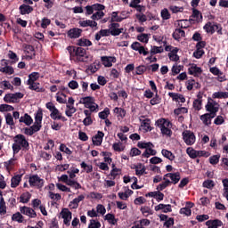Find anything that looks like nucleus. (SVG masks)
Listing matches in <instances>:
<instances>
[{
    "label": "nucleus",
    "mask_w": 228,
    "mask_h": 228,
    "mask_svg": "<svg viewBox=\"0 0 228 228\" xmlns=\"http://www.w3.org/2000/svg\"><path fill=\"white\" fill-rule=\"evenodd\" d=\"M45 106L51 112L50 117L53 120H62V122L67 121V118L63 117L61 112H60L56 106H54L53 102H49L45 104Z\"/></svg>",
    "instance_id": "nucleus-4"
},
{
    "label": "nucleus",
    "mask_w": 228,
    "mask_h": 228,
    "mask_svg": "<svg viewBox=\"0 0 228 228\" xmlns=\"http://www.w3.org/2000/svg\"><path fill=\"white\" fill-rule=\"evenodd\" d=\"M104 138V133L98 131L97 134L93 136V143L94 145H96V147H99L102 144V139Z\"/></svg>",
    "instance_id": "nucleus-22"
},
{
    "label": "nucleus",
    "mask_w": 228,
    "mask_h": 228,
    "mask_svg": "<svg viewBox=\"0 0 228 228\" xmlns=\"http://www.w3.org/2000/svg\"><path fill=\"white\" fill-rule=\"evenodd\" d=\"M61 216L63 218V224L65 225H70V221L72 220V212L69 208H62L61 211Z\"/></svg>",
    "instance_id": "nucleus-12"
},
{
    "label": "nucleus",
    "mask_w": 228,
    "mask_h": 228,
    "mask_svg": "<svg viewBox=\"0 0 228 228\" xmlns=\"http://www.w3.org/2000/svg\"><path fill=\"white\" fill-rule=\"evenodd\" d=\"M83 200H85V195L81 194L69 202V208L71 209H77L79 208V202H83Z\"/></svg>",
    "instance_id": "nucleus-21"
},
{
    "label": "nucleus",
    "mask_w": 228,
    "mask_h": 228,
    "mask_svg": "<svg viewBox=\"0 0 228 228\" xmlns=\"http://www.w3.org/2000/svg\"><path fill=\"white\" fill-rule=\"evenodd\" d=\"M105 220H107L109 224H111L112 225H115V224H117V219L115 218V216L113 214H107L105 216Z\"/></svg>",
    "instance_id": "nucleus-50"
},
{
    "label": "nucleus",
    "mask_w": 228,
    "mask_h": 228,
    "mask_svg": "<svg viewBox=\"0 0 228 228\" xmlns=\"http://www.w3.org/2000/svg\"><path fill=\"white\" fill-rule=\"evenodd\" d=\"M141 123V129L144 131V133H149V131H152V127L151 126V119L145 118V117L141 116L139 118Z\"/></svg>",
    "instance_id": "nucleus-13"
},
{
    "label": "nucleus",
    "mask_w": 228,
    "mask_h": 228,
    "mask_svg": "<svg viewBox=\"0 0 228 228\" xmlns=\"http://www.w3.org/2000/svg\"><path fill=\"white\" fill-rule=\"evenodd\" d=\"M102 17H104V12H96L91 16V19L95 22V20H101Z\"/></svg>",
    "instance_id": "nucleus-48"
},
{
    "label": "nucleus",
    "mask_w": 228,
    "mask_h": 228,
    "mask_svg": "<svg viewBox=\"0 0 228 228\" xmlns=\"http://www.w3.org/2000/svg\"><path fill=\"white\" fill-rule=\"evenodd\" d=\"M0 215H6V203L3 198L0 200Z\"/></svg>",
    "instance_id": "nucleus-57"
},
{
    "label": "nucleus",
    "mask_w": 228,
    "mask_h": 228,
    "mask_svg": "<svg viewBox=\"0 0 228 228\" xmlns=\"http://www.w3.org/2000/svg\"><path fill=\"white\" fill-rule=\"evenodd\" d=\"M76 111H77V109H76L74 105H66V110H65L66 117H69V118L72 117V115H74Z\"/></svg>",
    "instance_id": "nucleus-36"
},
{
    "label": "nucleus",
    "mask_w": 228,
    "mask_h": 228,
    "mask_svg": "<svg viewBox=\"0 0 228 228\" xmlns=\"http://www.w3.org/2000/svg\"><path fill=\"white\" fill-rule=\"evenodd\" d=\"M141 212L143 215V216H149L150 215H152V209L149 207H142Z\"/></svg>",
    "instance_id": "nucleus-55"
},
{
    "label": "nucleus",
    "mask_w": 228,
    "mask_h": 228,
    "mask_svg": "<svg viewBox=\"0 0 228 228\" xmlns=\"http://www.w3.org/2000/svg\"><path fill=\"white\" fill-rule=\"evenodd\" d=\"M169 97H172L173 101L176 102H186V98L183 94L176 93H168Z\"/></svg>",
    "instance_id": "nucleus-30"
},
{
    "label": "nucleus",
    "mask_w": 228,
    "mask_h": 228,
    "mask_svg": "<svg viewBox=\"0 0 228 228\" xmlns=\"http://www.w3.org/2000/svg\"><path fill=\"white\" fill-rule=\"evenodd\" d=\"M88 228H101V223L97 220L92 219V220H90Z\"/></svg>",
    "instance_id": "nucleus-64"
},
{
    "label": "nucleus",
    "mask_w": 228,
    "mask_h": 228,
    "mask_svg": "<svg viewBox=\"0 0 228 228\" xmlns=\"http://www.w3.org/2000/svg\"><path fill=\"white\" fill-rule=\"evenodd\" d=\"M160 17H161L162 20H168V19H170V17H172V15L170 14V12H168V9L164 8L160 12Z\"/></svg>",
    "instance_id": "nucleus-41"
},
{
    "label": "nucleus",
    "mask_w": 228,
    "mask_h": 228,
    "mask_svg": "<svg viewBox=\"0 0 228 228\" xmlns=\"http://www.w3.org/2000/svg\"><path fill=\"white\" fill-rule=\"evenodd\" d=\"M20 213L22 215H26V216H29V218H37V212H35V209L28 208V207H22L20 209Z\"/></svg>",
    "instance_id": "nucleus-20"
},
{
    "label": "nucleus",
    "mask_w": 228,
    "mask_h": 228,
    "mask_svg": "<svg viewBox=\"0 0 228 228\" xmlns=\"http://www.w3.org/2000/svg\"><path fill=\"white\" fill-rule=\"evenodd\" d=\"M188 72L190 76H194L195 77H199V76L202 74V68L197 66V64H190L188 68Z\"/></svg>",
    "instance_id": "nucleus-15"
},
{
    "label": "nucleus",
    "mask_w": 228,
    "mask_h": 228,
    "mask_svg": "<svg viewBox=\"0 0 228 228\" xmlns=\"http://www.w3.org/2000/svg\"><path fill=\"white\" fill-rule=\"evenodd\" d=\"M122 19L120 16H118V12H113L111 15V20L112 22H122Z\"/></svg>",
    "instance_id": "nucleus-61"
},
{
    "label": "nucleus",
    "mask_w": 228,
    "mask_h": 228,
    "mask_svg": "<svg viewBox=\"0 0 228 228\" xmlns=\"http://www.w3.org/2000/svg\"><path fill=\"white\" fill-rule=\"evenodd\" d=\"M22 97H24L22 93L7 94L4 97V102H19Z\"/></svg>",
    "instance_id": "nucleus-11"
},
{
    "label": "nucleus",
    "mask_w": 228,
    "mask_h": 228,
    "mask_svg": "<svg viewBox=\"0 0 228 228\" xmlns=\"http://www.w3.org/2000/svg\"><path fill=\"white\" fill-rule=\"evenodd\" d=\"M15 163H17V159L13 157L11 159L4 162V167H5V170H7V172H10L11 170H13Z\"/></svg>",
    "instance_id": "nucleus-27"
},
{
    "label": "nucleus",
    "mask_w": 228,
    "mask_h": 228,
    "mask_svg": "<svg viewBox=\"0 0 228 228\" xmlns=\"http://www.w3.org/2000/svg\"><path fill=\"white\" fill-rule=\"evenodd\" d=\"M217 28L216 24L215 23H211V22H208L205 26H204V29L205 31H207V33H210L211 35H213V33H215V28Z\"/></svg>",
    "instance_id": "nucleus-37"
},
{
    "label": "nucleus",
    "mask_w": 228,
    "mask_h": 228,
    "mask_svg": "<svg viewBox=\"0 0 228 228\" xmlns=\"http://www.w3.org/2000/svg\"><path fill=\"white\" fill-rule=\"evenodd\" d=\"M45 183V181L38 175H32L28 178L29 186H31V188H37V190H40V188H44Z\"/></svg>",
    "instance_id": "nucleus-7"
},
{
    "label": "nucleus",
    "mask_w": 228,
    "mask_h": 228,
    "mask_svg": "<svg viewBox=\"0 0 228 228\" xmlns=\"http://www.w3.org/2000/svg\"><path fill=\"white\" fill-rule=\"evenodd\" d=\"M169 10L170 12H172V13H181L184 10V8L179 7L177 5H170Z\"/></svg>",
    "instance_id": "nucleus-52"
},
{
    "label": "nucleus",
    "mask_w": 228,
    "mask_h": 228,
    "mask_svg": "<svg viewBox=\"0 0 228 228\" xmlns=\"http://www.w3.org/2000/svg\"><path fill=\"white\" fill-rule=\"evenodd\" d=\"M157 126L164 136H172V123L170 121L160 118L157 121Z\"/></svg>",
    "instance_id": "nucleus-3"
},
{
    "label": "nucleus",
    "mask_w": 228,
    "mask_h": 228,
    "mask_svg": "<svg viewBox=\"0 0 228 228\" xmlns=\"http://www.w3.org/2000/svg\"><path fill=\"white\" fill-rule=\"evenodd\" d=\"M12 220H13L14 222H18V224H22V222H24V217L22 216L21 213L17 212L12 215Z\"/></svg>",
    "instance_id": "nucleus-42"
},
{
    "label": "nucleus",
    "mask_w": 228,
    "mask_h": 228,
    "mask_svg": "<svg viewBox=\"0 0 228 228\" xmlns=\"http://www.w3.org/2000/svg\"><path fill=\"white\" fill-rule=\"evenodd\" d=\"M79 104H84L85 108H88L90 111H95L99 106L95 104V100L92 96L80 98Z\"/></svg>",
    "instance_id": "nucleus-6"
},
{
    "label": "nucleus",
    "mask_w": 228,
    "mask_h": 228,
    "mask_svg": "<svg viewBox=\"0 0 228 228\" xmlns=\"http://www.w3.org/2000/svg\"><path fill=\"white\" fill-rule=\"evenodd\" d=\"M101 60L105 67H113V63H117V58L113 56H102Z\"/></svg>",
    "instance_id": "nucleus-19"
},
{
    "label": "nucleus",
    "mask_w": 228,
    "mask_h": 228,
    "mask_svg": "<svg viewBox=\"0 0 228 228\" xmlns=\"http://www.w3.org/2000/svg\"><path fill=\"white\" fill-rule=\"evenodd\" d=\"M22 181V175H16L11 179V188H17Z\"/></svg>",
    "instance_id": "nucleus-31"
},
{
    "label": "nucleus",
    "mask_w": 228,
    "mask_h": 228,
    "mask_svg": "<svg viewBox=\"0 0 228 228\" xmlns=\"http://www.w3.org/2000/svg\"><path fill=\"white\" fill-rule=\"evenodd\" d=\"M213 97L215 99H227L228 93L227 92H216L213 94Z\"/></svg>",
    "instance_id": "nucleus-46"
},
{
    "label": "nucleus",
    "mask_w": 228,
    "mask_h": 228,
    "mask_svg": "<svg viewBox=\"0 0 228 228\" xmlns=\"http://www.w3.org/2000/svg\"><path fill=\"white\" fill-rule=\"evenodd\" d=\"M161 154L164 158H166L167 159H169V161H174V159H175V155H174V153H172V151H170L167 149H163L161 151Z\"/></svg>",
    "instance_id": "nucleus-34"
},
{
    "label": "nucleus",
    "mask_w": 228,
    "mask_h": 228,
    "mask_svg": "<svg viewBox=\"0 0 228 228\" xmlns=\"http://www.w3.org/2000/svg\"><path fill=\"white\" fill-rule=\"evenodd\" d=\"M69 164H61L55 167V172H65V170H69Z\"/></svg>",
    "instance_id": "nucleus-51"
},
{
    "label": "nucleus",
    "mask_w": 228,
    "mask_h": 228,
    "mask_svg": "<svg viewBox=\"0 0 228 228\" xmlns=\"http://www.w3.org/2000/svg\"><path fill=\"white\" fill-rule=\"evenodd\" d=\"M77 45H79L80 47H90V45H92V41L82 38L78 40Z\"/></svg>",
    "instance_id": "nucleus-44"
},
{
    "label": "nucleus",
    "mask_w": 228,
    "mask_h": 228,
    "mask_svg": "<svg viewBox=\"0 0 228 228\" xmlns=\"http://www.w3.org/2000/svg\"><path fill=\"white\" fill-rule=\"evenodd\" d=\"M112 149L116 151V152H122L124 149H126V146L122 144V142H115L112 145Z\"/></svg>",
    "instance_id": "nucleus-45"
},
{
    "label": "nucleus",
    "mask_w": 228,
    "mask_h": 228,
    "mask_svg": "<svg viewBox=\"0 0 228 228\" xmlns=\"http://www.w3.org/2000/svg\"><path fill=\"white\" fill-rule=\"evenodd\" d=\"M139 42H142L143 44H148L149 42V34H141L137 37Z\"/></svg>",
    "instance_id": "nucleus-58"
},
{
    "label": "nucleus",
    "mask_w": 228,
    "mask_h": 228,
    "mask_svg": "<svg viewBox=\"0 0 228 228\" xmlns=\"http://www.w3.org/2000/svg\"><path fill=\"white\" fill-rule=\"evenodd\" d=\"M75 55L77 56V60L78 61H86L88 56L86 55V50L81 47H77L74 49Z\"/></svg>",
    "instance_id": "nucleus-14"
},
{
    "label": "nucleus",
    "mask_w": 228,
    "mask_h": 228,
    "mask_svg": "<svg viewBox=\"0 0 228 228\" xmlns=\"http://www.w3.org/2000/svg\"><path fill=\"white\" fill-rule=\"evenodd\" d=\"M25 54L27 58H29L30 60L33 59L35 56V47H33V45H27L25 46Z\"/></svg>",
    "instance_id": "nucleus-33"
},
{
    "label": "nucleus",
    "mask_w": 228,
    "mask_h": 228,
    "mask_svg": "<svg viewBox=\"0 0 228 228\" xmlns=\"http://www.w3.org/2000/svg\"><path fill=\"white\" fill-rule=\"evenodd\" d=\"M155 211H162V213H172V205L159 204L155 207Z\"/></svg>",
    "instance_id": "nucleus-23"
},
{
    "label": "nucleus",
    "mask_w": 228,
    "mask_h": 228,
    "mask_svg": "<svg viewBox=\"0 0 228 228\" xmlns=\"http://www.w3.org/2000/svg\"><path fill=\"white\" fill-rule=\"evenodd\" d=\"M153 40L158 44H164V45H167V42L165 41V37L163 36L154 35Z\"/></svg>",
    "instance_id": "nucleus-53"
},
{
    "label": "nucleus",
    "mask_w": 228,
    "mask_h": 228,
    "mask_svg": "<svg viewBox=\"0 0 228 228\" xmlns=\"http://www.w3.org/2000/svg\"><path fill=\"white\" fill-rule=\"evenodd\" d=\"M81 33H83L81 28H71L68 31V37H69V38H79Z\"/></svg>",
    "instance_id": "nucleus-26"
},
{
    "label": "nucleus",
    "mask_w": 228,
    "mask_h": 228,
    "mask_svg": "<svg viewBox=\"0 0 228 228\" xmlns=\"http://www.w3.org/2000/svg\"><path fill=\"white\" fill-rule=\"evenodd\" d=\"M184 37H185V32L181 28H176L173 33V38H175V40H181V38Z\"/></svg>",
    "instance_id": "nucleus-35"
},
{
    "label": "nucleus",
    "mask_w": 228,
    "mask_h": 228,
    "mask_svg": "<svg viewBox=\"0 0 228 228\" xmlns=\"http://www.w3.org/2000/svg\"><path fill=\"white\" fill-rule=\"evenodd\" d=\"M186 154H188L189 158L191 159H195V158H202L209 156L206 151H196L195 149L189 147L186 149Z\"/></svg>",
    "instance_id": "nucleus-9"
},
{
    "label": "nucleus",
    "mask_w": 228,
    "mask_h": 228,
    "mask_svg": "<svg viewBox=\"0 0 228 228\" xmlns=\"http://www.w3.org/2000/svg\"><path fill=\"white\" fill-rule=\"evenodd\" d=\"M138 147L140 149H145L142 153V158H151V156H156L157 151L154 150V144L152 142H139Z\"/></svg>",
    "instance_id": "nucleus-5"
},
{
    "label": "nucleus",
    "mask_w": 228,
    "mask_h": 228,
    "mask_svg": "<svg viewBox=\"0 0 228 228\" xmlns=\"http://www.w3.org/2000/svg\"><path fill=\"white\" fill-rule=\"evenodd\" d=\"M0 72L7 74V76H12L15 72V69H13V67L8 65V62L4 61L0 66Z\"/></svg>",
    "instance_id": "nucleus-18"
},
{
    "label": "nucleus",
    "mask_w": 228,
    "mask_h": 228,
    "mask_svg": "<svg viewBox=\"0 0 228 228\" xmlns=\"http://www.w3.org/2000/svg\"><path fill=\"white\" fill-rule=\"evenodd\" d=\"M40 77V73L38 72H33L28 76V83H33L37 81Z\"/></svg>",
    "instance_id": "nucleus-49"
},
{
    "label": "nucleus",
    "mask_w": 228,
    "mask_h": 228,
    "mask_svg": "<svg viewBox=\"0 0 228 228\" xmlns=\"http://www.w3.org/2000/svg\"><path fill=\"white\" fill-rule=\"evenodd\" d=\"M220 105L216 103V102L210 100L206 105L207 111H209L210 115H215L218 111Z\"/></svg>",
    "instance_id": "nucleus-16"
},
{
    "label": "nucleus",
    "mask_w": 228,
    "mask_h": 228,
    "mask_svg": "<svg viewBox=\"0 0 228 228\" xmlns=\"http://www.w3.org/2000/svg\"><path fill=\"white\" fill-rule=\"evenodd\" d=\"M135 174L136 175H143V174L145 173V166L142 165V164H137L135 167Z\"/></svg>",
    "instance_id": "nucleus-43"
},
{
    "label": "nucleus",
    "mask_w": 228,
    "mask_h": 228,
    "mask_svg": "<svg viewBox=\"0 0 228 228\" xmlns=\"http://www.w3.org/2000/svg\"><path fill=\"white\" fill-rule=\"evenodd\" d=\"M28 85L30 90H35L36 92H42V87H40V84L37 82H28Z\"/></svg>",
    "instance_id": "nucleus-40"
},
{
    "label": "nucleus",
    "mask_w": 228,
    "mask_h": 228,
    "mask_svg": "<svg viewBox=\"0 0 228 228\" xmlns=\"http://www.w3.org/2000/svg\"><path fill=\"white\" fill-rule=\"evenodd\" d=\"M206 225L208 228H218L224 225V223L219 219L208 220L206 222Z\"/></svg>",
    "instance_id": "nucleus-24"
},
{
    "label": "nucleus",
    "mask_w": 228,
    "mask_h": 228,
    "mask_svg": "<svg viewBox=\"0 0 228 228\" xmlns=\"http://www.w3.org/2000/svg\"><path fill=\"white\" fill-rule=\"evenodd\" d=\"M78 24L81 28H97V22L91 20H79Z\"/></svg>",
    "instance_id": "nucleus-25"
},
{
    "label": "nucleus",
    "mask_w": 228,
    "mask_h": 228,
    "mask_svg": "<svg viewBox=\"0 0 228 228\" xmlns=\"http://www.w3.org/2000/svg\"><path fill=\"white\" fill-rule=\"evenodd\" d=\"M163 53V47L162 46H152L151 49V54H159Z\"/></svg>",
    "instance_id": "nucleus-60"
},
{
    "label": "nucleus",
    "mask_w": 228,
    "mask_h": 228,
    "mask_svg": "<svg viewBox=\"0 0 228 228\" xmlns=\"http://www.w3.org/2000/svg\"><path fill=\"white\" fill-rule=\"evenodd\" d=\"M163 181L164 182L157 187V190L159 191H163V190L170 186V184H177V183L181 181V173H167L164 175Z\"/></svg>",
    "instance_id": "nucleus-2"
},
{
    "label": "nucleus",
    "mask_w": 228,
    "mask_h": 228,
    "mask_svg": "<svg viewBox=\"0 0 228 228\" xmlns=\"http://www.w3.org/2000/svg\"><path fill=\"white\" fill-rule=\"evenodd\" d=\"M29 199H31V194H29V192L23 193L20 196V202L28 204V202H29Z\"/></svg>",
    "instance_id": "nucleus-54"
},
{
    "label": "nucleus",
    "mask_w": 228,
    "mask_h": 228,
    "mask_svg": "<svg viewBox=\"0 0 228 228\" xmlns=\"http://www.w3.org/2000/svg\"><path fill=\"white\" fill-rule=\"evenodd\" d=\"M114 113H116L119 118H124V117H126V110L122 108L116 107L114 109Z\"/></svg>",
    "instance_id": "nucleus-47"
},
{
    "label": "nucleus",
    "mask_w": 228,
    "mask_h": 228,
    "mask_svg": "<svg viewBox=\"0 0 228 228\" xmlns=\"http://www.w3.org/2000/svg\"><path fill=\"white\" fill-rule=\"evenodd\" d=\"M56 188L60 190L61 191H66L67 193H71L72 191L70 188L67 187V185H63L61 183H56Z\"/></svg>",
    "instance_id": "nucleus-56"
},
{
    "label": "nucleus",
    "mask_w": 228,
    "mask_h": 228,
    "mask_svg": "<svg viewBox=\"0 0 228 228\" xmlns=\"http://www.w3.org/2000/svg\"><path fill=\"white\" fill-rule=\"evenodd\" d=\"M20 12L21 15H29L33 12V7L23 4L20 6Z\"/></svg>",
    "instance_id": "nucleus-32"
},
{
    "label": "nucleus",
    "mask_w": 228,
    "mask_h": 228,
    "mask_svg": "<svg viewBox=\"0 0 228 228\" xmlns=\"http://www.w3.org/2000/svg\"><path fill=\"white\" fill-rule=\"evenodd\" d=\"M96 213L99 215H106V208L103 205H97L96 206Z\"/></svg>",
    "instance_id": "nucleus-63"
},
{
    "label": "nucleus",
    "mask_w": 228,
    "mask_h": 228,
    "mask_svg": "<svg viewBox=\"0 0 228 228\" xmlns=\"http://www.w3.org/2000/svg\"><path fill=\"white\" fill-rule=\"evenodd\" d=\"M0 88H2V90H13V86H12L10 81L4 80L0 82Z\"/></svg>",
    "instance_id": "nucleus-38"
},
{
    "label": "nucleus",
    "mask_w": 228,
    "mask_h": 228,
    "mask_svg": "<svg viewBox=\"0 0 228 228\" xmlns=\"http://www.w3.org/2000/svg\"><path fill=\"white\" fill-rule=\"evenodd\" d=\"M5 122L7 126H15V122L13 121V116H12V114L10 113L5 116Z\"/></svg>",
    "instance_id": "nucleus-59"
},
{
    "label": "nucleus",
    "mask_w": 228,
    "mask_h": 228,
    "mask_svg": "<svg viewBox=\"0 0 228 228\" xmlns=\"http://www.w3.org/2000/svg\"><path fill=\"white\" fill-rule=\"evenodd\" d=\"M19 122L26 126H31V124H33V118L28 113H25L20 118Z\"/></svg>",
    "instance_id": "nucleus-28"
},
{
    "label": "nucleus",
    "mask_w": 228,
    "mask_h": 228,
    "mask_svg": "<svg viewBox=\"0 0 228 228\" xmlns=\"http://www.w3.org/2000/svg\"><path fill=\"white\" fill-rule=\"evenodd\" d=\"M216 114H204L200 117V120L203 122L205 126H209L211 124V118H215Z\"/></svg>",
    "instance_id": "nucleus-29"
},
{
    "label": "nucleus",
    "mask_w": 228,
    "mask_h": 228,
    "mask_svg": "<svg viewBox=\"0 0 228 228\" xmlns=\"http://www.w3.org/2000/svg\"><path fill=\"white\" fill-rule=\"evenodd\" d=\"M12 152L13 156L19 154L20 151H29V142L23 134H17L13 137Z\"/></svg>",
    "instance_id": "nucleus-1"
},
{
    "label": "nucleus",
    "mask_w": 228,
    "mask_h": 228,
    "mask_svg": "<svg viewBox=\"0 0 228 228\" xmlns=\"http://www.w3.org/2000/svg\"><path fill=\"white\" fill-rule=\"evenodd\" d=\"M59 181H61V183H65L67 186H70L71 188H74V190H81L82 186L81 183H78L76 180L69 179V175H62L60 177H58Z\"/></svg>",
    "instance_id": "nucleus-8"
},
{
    "label": "nucleus",
    "mask_w": 228,
    "mask_h": 228,
    "mask_svg": "<svg viewBox=\"0 0 228 228\" xmlns=\"http://www.w3.org/2000/svg\"><path fill=\"white\" fill-rule=\"evenodd\" d=\"M183 140L186 145H193L195 143L197 137H195V134L190 130H184L182 134Z\"/></svg>",
    "instance_id": "nucleus-10"
},
{
    "label": "nucleus",
    "mask_w": 228,
    "mask_h": 228,
    "mask_svg": "<svg viewBox=\"0 0 228 228\" xmlns=\"http://www.w3.org/2000/svg\"><path fill=\"white\" fill-rule=\"evenodd\" d=\"M109 28L110 29V35L112 37H118V35L124 31V28H120V24L118 23H111Z\"/></svg>",
    "instance_id": "nucleus-17"
},
{
    "label": "nucleus",
    "mask_w": 228,
    "mask_h": 228,
    "mask_svg": "<svg viewBox=\"0 0 228 228\" xmlns=\"http://www.w3.org/2000/svg\"><path fill=\"white\" fill-rule=\"evenodd\" d=\"M81 168H83L82 172H86V174H90L94 172V167L92 165H88L86 162H82L80 164Z\"/></svg>",
    "instance_id": "nucleus-39"
},
{
    "label": "nucleus",
    "mask_w": 228,
    "mask_h": 228,
    "mask_svg": "<svg viewBox=\"0 0 228 228\" xmlns=\"http://www.w3.org/2000/svg\"><path fill=\"white\" fill-rule=\"evenodd\" d=\"M63 126V125L61 123H58L56 121H53L52 124H51V128L53 130V131H60V129H61V127Z\"/></svg>",
    "instance_id": "nucleus-62"
}]
</instances>
